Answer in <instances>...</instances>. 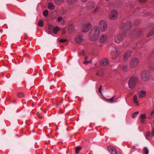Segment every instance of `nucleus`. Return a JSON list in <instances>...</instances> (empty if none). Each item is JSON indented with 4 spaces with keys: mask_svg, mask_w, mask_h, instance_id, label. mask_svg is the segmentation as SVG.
<instances>
[{
    "mask_svg": "<svg viewBox=\"0 0 154 154\" xmlns=\"http://www.w3.org/2000/svg\"><path fill=\"white\" fill-rule=\"evenodd\" d=\"M96 75H97L99 76H103V71L102 70H100V71H98L96 72Z\"/></svg>",
    "mask_w": 154,
    "mask_h": 154,
    "instance_id": "24",
    "label": "nucleus"
},
{
    "mask_svg": "<svg viewBox=\"0 0 154 154\" xmlns=\"http://www.w3.org/2000/svg\"><path fill=\"white\" fill-rule=\"evenodd\" d=\"M138 112H134L133 114H132V117L133 118L135 117L138 115Z\"/></svg>",
    "mask_w": 154,
    "mask_h": 154,
    "instance_id": "33",
    "label": "nucleus"
},
{
    "mask_svg": "<svg viewBox=\"0 0 154 154\" xmlns=\"http://www.w3.org/2000/svg\"><path fill=\"white\" fill-rule=\"evenodd\" d=\"M107 149L108 150L111 154H116L117 150L113 147L111 146H108Z\"/></svg>",
    "mask_w": 154,
    "mask_h": 154,
    "instance_id": "9",
    "label": "nucleus"
},
{
    "mask_svg": "<svg viewBox=\"0 0 154 154\" xmlns=\"http://www.w3.org/2000/svg\"><path fill=\"white\" fill-rule=\"evenodd\" d=\"M151 135V133L149 131H147L146 132V139H149V136Z\"/></svg>",
    "mask_w": 154,
    "mask_h": 154,
    "instance_id": "27",
    "label": "nucleus"
},
{
    "mask_svg": "<svg viewBox=\"0 0 154 154\" xmlns=\"http://www.w3.org/2000/svg\"><path fill=\"white\" fill-rule=\"evenodd\" d=\"M154 34V28L147 35V37H149L150 36Z\"/></svg>",
    "mask_w": 154,
    "mask_h": 154,
    "instance_id": "28",
    "label": "nucleus"
},
{
    "mask_svg": "<svg viewBox=\"0 0 154 154\" xmlns=\"http://www.w3.org/2000/svg\"><path fill=\"white\" fill-rule=\"evenodd\" d=\"M38 26H43L44 25L43 21L42 20H39L38 21Z\"/></svg>",
    "mask_w": 154,
    "mask_h": 154,
    "instance_id": "25",
    "label": "nucleus"
},
{
    "mask_svg": "<svg viewBox=\"0 0 154 154\" xmlns=\"http://www.w3.org/2000/svg\"><path fill=\"white\" fill-rule=\"evenodd\" d=\"M60 30V27L58 26H56L53 29V32L54 34H57L58 32Z\"/></svg>",
    "mask_w": 154,
    "mask_h": 154,
    "instance_id": "19",
    "label": "nucleus"
},
{
    "mask_svg": "<svg viewBox=\"0 0 154 154\" xmlns=\"http://www.w3.org/2000/svg\"><path fill=\"white\" fill-rule=\"evenodd\" d=\"M43 111L44 113H45V110H43Z\"/></svg>",
    "mask_w": 154,
    "mask_h": 154,
    "instance_id": "51",
    "label": "nucleus"
},
{
    "mask_svg": "<svg viewBox=\"0 0 154 154\" xmlns=\"http://www.w3.org/2000/svg\"><path fill=\"white\" fill-rule=\"evenodd\" d=\"M81 2H87L88 0H81Z\"/></svg>",
    "mask_w": 154,
    "mask_h": 154,
    "instance_id": "46",
    "label": "nucleus"
},
{
    "mask_svg": "<svg viewBox=\"0 0 154 154\" xmlns=\"http://www.w3.org/2000/svg\"><path fill=\"white\" fill-rule=\"evenodd\" d=\"M36 115L37 116L39 117V119H42V116L39 112L37 113Z\"/></svg>",
    "mask_w": 154,
    "mask_h": 154,
    "instance_id": "39",
    "label": "nucleus"
},
{
    "mask_svg": "<svg viewBox=\"0 0 154 154\" xmlns=\"http://www.w3.org/2000/svg\"><path fill=\"white\" fill-rule=\"evenodd\" d=\"M54 28L53 26L51 25H50L48 26V28L49 30V33L50 34L51 33Z\"/></svg>",
    "mask_w": 154,
    "mask_h": 154,
    "instance_id": "22",
    "label": "nucleus"
},
{
    "mask_svg": "<svg viewBox=\"0 0 154 154\" xmlns=\"http://www.w3.org/2000/svg\"><path fill=\"white\" fill-rule=\"evenodd\" d=\"M59 42L60 43H64L67 41L66 39H62L59 40Z\"/></svg>",
    "mask_w": 154,
    "mask_h": 154,
    "instance_id": "35",
    "label": "nucleus"
},
{
    "mask_svg": "<svg viewBox=\"0 0 154 154\" xmlns=\"http://www.w3.org/2000/svg\"><path fill=\"white\" fill-rule=\"evenodd\" d=\"M139 63V61L137 58H134L132 59L130 61L129 66L131 68H134L138 66Z\"/></svg>",
    "mask_w": 154,
    "mask_h": 154,
    "instance_id": "4",
    "label": "nucleus"
},
{
    "mask_svg": "<svg viewBox=\"0 0 154 154\" xmlns=\"http://www.w3.org/2000/svg\"><path fill=\"white\" fill-rule=\"evenodd\" d=\"M117 99L115 98V97H113L110 99H106V102L108 103H113L116 102Z\"/></svg>",
    "mask_w": 154,
    "mask_h": 154,
    "instance_id": "15",
    "label": "nucleus"
},
{
    "mask_svg": "<svg viewBox=\"0 0 154 154\" xmlns=\"http://www.w3.org/2000/svg\"><path fill=\"white\" fill-rule=\"evenodd\" d=\"M84 59L85 60H87L88 59V57L87 56H85V57H84Z\"/></svg>",
    "mask_w": 154,
    "mask_h": 154,
    "instance_id": "48",
    "label": "nucleus"
},
{
    "mask_svg": "<svg viewBox=\"0 0 154 154\" xmlns=\"http://www.w3.org/2000/svg\"><path fill=\"white\" fill-rule=\"evenodd\" d=\"M92 26L91 23H87L85 24L83 26L82 31L84 32H87L90 29Z\"/></svg>",
    "mask_w": 154,
    "mask_h": 154,
    "instance_id": "7",
    "label": "nucleus"
},
{
    "mask_svg": "<svg viewBox=\"0 0 154 154\" xmlns=\"http://www.w3.org/2000/svg\"><path fill=\"white\" fill-rule=\"evenodd\" d=\"M95 4L94 2H89L87 6V9L90 10L93 8L95 6Z\"/></svg>",
    "mask_w": 154,
    "mask_h": 154,
    "instance_id": "12",
    "label": "nucleus"
},
{
    "mask_svg": "<svg viewBox=\"0 0 154 154\" xmlns=\"http://www.w3.org/2000/svg\"><path fill=\"white\" fill-rule=\"evenodd\" d=\"M64 0H54L55 3L57 5H60Z\"/></svg>",
    "mask_w": 154,
    "mask_h": 154,
    "instance_id": "26",
    "label": "nucleus"
},
{
    "mask_svg": "<svg viewBox=\"0 0 154 154\" xmlns=\"http://www.w3.org/2000/svg\"><path fill=\"white\" fill-rule=\"evenodd\" d=\"M133 101L136 105H138L139 103L137 101V97L136 95L133 96Z\"/></svg>",
    "mask_w": 154,
    "mask_h": 154,
    "instance_id": "21",
    "label": "nucleus"
},
{
    "mask_svg": "<svg viewBox=\"0 0 154 154\" xmlns=\"http://www.w3.org/2000/svg\"><path fill=\"white\" fill-rule=\"evenodd\" d=\"M150 78V73L149 71L144 70L143 71L141 75V79L143 81L148 80Z\"/></svg>",
    "mask_w": 154,
    "mask_h": 154,
    "instance_id": "3",
    "label": "nucleus"
},
{
    "mask_svg": "<svg viewBox=\"0 0 154 154\" xmlns=\"http://www.w3.org/2000/svg\"><path fill=\"white\" fill-rule=\"evenodd\" d=\"M125 32H123L122 33H120L117 37V39L119 41L117 42L119 43L120 41L122 40L125 37Z\"/></svg>",
    "mask_w": 154,
    "mask_h": 154,
    "instance_id": "11",
    "label": "nucleus"
},
{
    "mask_svg": "<svg viewBox=\"0 0 154 154\" xmlns=\"http://www.w3.org/2000/svg\"><path fill=\"white\" fill-rule=\"evenodd\" d=\"M106 40V35H102L100 37L99 41L101 43H103L105 42Z\"/></svg>",
    "mask_w": 154,
    "mask_h": 154,
    "instance_id": "20",
    "label": "nucleus"
},
{
    "mask_svg": "<svg viewBox=\"0 0 154 154\" xmlns=\"http://www.w3.org/2000/svg\"><path fill=\"white\" fill-rule=\"evenodd\" d=\"M116 154H122V153L120 152H117V151H116Z\"/></svg>",
    "mask_w": 154,
    "mask_h": 154,
    "instance_id": "47",
    "label": "nucleus"
},
{
    "mask_svg": "<svg viewBox=\"0 0 154 154\" xmlns=\"http://www.w3.org/2000/svg\"><path fill=\"white\" fill-rule=\"evenodd\" d=\"M100 64L101 66H105L106 65V59H104L100 61Z\"/></svg>",
    "mask_w": 154,
    "mask_h": 154,
    "instance_id": "23",
    "label": "nucleus"
},
{
    "mask_svg": "<svg viewBox=\"0 0 154 154\" xmlns=\"http://www.w3.org/2000/svg\"><path fill=\"white\" fill-rule=\"evenodd\" d=\"M144 150L145 154H149V150L148 148L146 147H144Z\"/></svg>",
    "mask_w": 154,
    "mask_h": 154,
    "instance_id": "34",
    "label": "nucleus"
},
{
    "mask_svg": "<svg viewBox=\"0 0 154 154\" xmlns=\"http://www.w3.org/2000/svg\"><path fill=\"white\" fill-rule=\"evenodd\" d=\"M125 68H127V66H125Z\"/></svg>",
    "mask_w": 154,
    "mask_h": 154,
    "instance_id": "52",
    "label": "nucleus"
},
{
    "mask_svg": "<svg viewBox=\"0 0 154 154\" xmlns=\"http://www.w3.org/2000/svg\"><path fill=\"white\" fill-rule=\"evenodd\" d=\"M147 0H139V1L141 3H145L146 1Z\"/></svg>",
    "mask_w": 154,
    "mask_h": 154,
    "instance_id": "44",
    "label": "nucleus"
},
{
    "mask_svg": "<svg viewBox=\"0 0 154 154\" xmlns=\"http://www.w3.org/2000/svg\"><path fill=\"white\" fill-rule=\"evenodd\" d=\"M99 25L102 31H105L106 30V22L105 21L101 20L99 22Z\"/></svg>",
    "mask_w": 154,
    "mask_h": 154,
    "instance_id": "6",
    "label": "nucleus"
},
{
    "mask_svg": "<svg viewBox=\"0 0 154 154\" xmlns=\"http://www.w3.org/2000/svg\"><path fill=\"white\" fill-rule=\"evenodd\" d=\"M16 100H14L12 101V102H13V103H15V102H16Z\"/></svg>",
    "mask_w": 154,
    "mask_h": 154,
    "instance_id": "49",
    "label": "nucleus"
},
{
    "mask_svg": "<svg viewBox=\"0 0 154 154\" xmlns=\"http://www.w3.org/2000/svg\"><path fill=\"white\" fill-rule=\"evenodd\" d=\"M82 147L81 146H79L77 147L75 149V152L76 153H78L79 151L81 149Z\"/></svg>",
    "mask_w": 154,
    "mask_h": 154,
    "instance_id": "30",
    "label": "nucleus"
},
{
    "mask_svg": "<svg viewBox=\"0 0 154 154\" xmlns=\"http://www.w3.org/2000/svg\"><path fill=\"white\" fill-rule=\"evenodd\" d=\"M108 62L107 60H106V66L108 65Z\"/></svg>",
    "mask_w": 154,
    "mask_h": 154,
    "instance_id": "50",
    "label": "nucleus"
},
{
    "mask_svg": "<svg viewBox=\"0 0 154 154\" xmlns=\"http://www.w3.org/2000/svg\"><path fill=\"white\" fill-rule=\"evenodd\" d=\"M62 20V18L61 17H59L57 19V21L59 22H60Z\"/></svg>",
    "mask_w": 154,
    "mask_h": 154,
    "instance_id": "40",
    "label": "nucleus"
},
{
    "mask_svg": "<svg viewBox=\"0 0 154 154\" xmlns=\"http://www.w3.org/2000/svg\"><path fill=\"white\" fill-rule=\"evenodd\" d=\"M83 40V36L78 35L76 36L74 39L75 42L77 43H82Z\"/></svg>",
    "mask_w": 154,
    "mask_h": 154,
    "instance_id": "8",
    "label": "nucleus"
},
{
    "mask_svg": "<svg viewBox=\"0 0 154 154\" xmlns=\"http://www.w3.org/2000/svg\"><path fill=\"white\" fill-rule=\"evenodd\" d=\"M48 12L47 10H45L43 12V15L47 17L48 16Z\"/></svg>",
    "mask_w": 154,
    "mask_h": 154,
    "instance_id": "29",
    "label": "nucleus"
},
{
    "mask_svg": "<svg viewBox=\"0 0 154 154\" xmlns=\"http://www.w3.org/2000/svg\"><path fill=\"white\" fill-rule=\"evenodd\" d=\"M102 85L100 86L99 88V92L100 93V94L102 95V94L101 92V89H102Z\"/></svg>",
    "mask_w": 154,
    "mask_h": 154,
    "instance_id": "41",
    "label": "nucleus"
},
{
    "mask_svg": "<svg viewBox=\"0 0 154 154\" xmlns=\"http://www.w3.org/2000/svg\"><path fill=\"white\" fill-rule=\"evenodd\" d=\"M48 8L50 10H54L55 8L54 6L53 5V4L51 2H49L48 5Z\"/></svg>",
    "mask_w": 154,
    "mask_h": 154,
    "instance_id": "16",
    "label": "nucleus"
},
{
    "mask_svg": "<svg viewBox=\"0 0 154 154\" xmlns=\"http://www.w3.org/2000/svg\"><path fill=\"white\" fill-rule=\"evenodd\" d=\"M151 134V136H153L154 135V128H152V129Z\"/></svg>",
    "mask_w": 154,
    "mask_h": 154,
    "instance_id": "42",
    "label": "nucleus"
},
{
    "mask_svg": "<svg viewBox=\"0 0 154 154\" xmlns=\"http://www.w3.org/2000/svg\"><path fill=\"white\" fill-rule=\"evenodd\" d=\"M131 149L132 150L135 149H136L135 146H133L131 147Z\"/></svg>",
    "mask_w": 154,
    "mask_h": 154,
    "instance_id": "45",
    "label": "nucleus"
},
{
    "mask_svg": "<svg viewBox=\"0 0 154 154\" xmlns=\"http://www.w3.org/2000/svg\"><path fill=\"white\" fill-rule=\"evenodd\" d=\"M79 54L82 56H84L85 55L84 51L82 50L79 53Z\"/></svg>",
    "mask_w": 154,
    "mask_h": 154,
    "instance_id": "38",
    "label": "nucleus"
},
{
    "mask_svg": "<svg viewBox=\"0 0 154 154\" xmlns=\"http://www.w3.org/2000/svg\"><path fill=\"white\" fill-rule=\"evenodd\" d=\"M146 91L144 90H141L139 92V96L140 98H143L146 95Z\"/></svg>",
    "mask_w": 154,
    "mask_h": 154,
    "instance_id": "13",
    "label": "nucleus"
},
{
    "mask_svg": "<svg viewBox=\"0 0 154 154\" xmlns=\"http://www.w3.org/2000/svg\"><path fill=\"white\" fill-rule=\"evenodd\" d=\"M131 22L128 23V26L127 24H124L122 25L120 27V29H125L128 28V29H130L131 27Z\"/></svg>",
    "mask_w": 154,
    "mask_h": 154,
    "instance_id": "10",
    "label": "nucleus"
},
{
    "mask_svg": "<svg viewBox=\"0 0 154 154\" xmlns=\"http://www.w3.org/2000/svg\"><path fill=\"white\" fill-rule=\"evenodd\" d=\"M140 115H141L140 117V121L141 122H144L145 119L146 118L145 114H141Z\"/></svg>",
    "mask_w": 154,
    "mask_h": 154,
    "instance_id": "18",
    "label": "nucleus"
},
{
    "mask_svg": "<svg viewBox=\"0 0 154 154\" xmlns=\"http://www.w3.org/2000/svg\"><path fill=\"white\" fill-rule=\"evenodd\" d=\"M72 25L71 24H69L68 26V30L69 31H71L72 30Z\"/></svg>",
    "mask_w": 154,
    "mask_h": 154,
    "instance_id": "32",
    "label": "nucleus"
},
{
    "mask_svg": "<svg viewBox=\"0 0 154 154\" xmlns=\"http://www.w3.org/2000/svg\"><path fill=\"white\" fill-rule=\"evenodd\" d=\"M91 62H92L91 61H88L85 60L84 62L83 63L85 65H87L89 63H91Z\"/></svg>",
    "mask_w": 154,
    "mask_h": 154,
    "instance_id": "37",
    "label": "nucleus"
},
{
    "mask_svg": "<svg viewBox=\"0 0 154 154\" xmlns=\"http://www.w3.org/2000/svg\"><path fill=\"white\" fill-rule=\"evenodd\" d=\"M99 35L100 29L97 26H95L89 33V38L91 41H96L98 39Z\"/></svg>",
    "mask_w": 154,
    "mask_h": 154,
    "instance_id": "1",
    "label": "nucleus"
},
{
    "mask_svg": "<svg viewBox=\"0 0 154 154\" xmlns=\"http://www.w3.org/2000/svg\"><path fill=\"white\" fill-rule=\"evenodd\" d=\"M17 96L20 98H22L24 97V94L21 92L17 94Z\"/></svg>",
    "mask_w": 154,
    "mask_h": 154,
    "instance_id": "31",
    "label": "nucleus"
},
{
    "mask_svg": "<svg viewBox=\"0 0 154 154\" xmlns=\"http://www.w3.org/2000/svg\"><path fill=\"white\" fill-rule=\"evenodd\" d=\"M77 0H67V3L70 5H73L76 3Z\"/></svg>",
    "mask_w": 154,
    "mask_h": 154,
    "instance_id": "17",
    "label": "nucleus"
},
{
    "mask_svg": "<svg viewBox=\"0 0 154 154\" xmlns=\"http://www.w3.org/2000/svg\"><path fill=\"white\" fill-rule=\"evenodd\" d=\"M98 8H96L94 11H93V13H95L97 12L98 10Z\"/></svg>",
    "mask_w": 154,
    "mask_h": 154,
    "instance_id": "43",
    "label": "nucleus"
},
{
    "mask_svg": "<svg viewBox=\"0 0 154 154\" xmlns=\"http://www.w3.org/2000/svg\"><path fill=\"white\" fill-rule=\"evenodd\" d=\"M118 15L117 11L115 10H113L110 14L109 18L111 20H115L117 18Z\"/></svg>",
    "mask_w": 154,
    "mask_h": 154,
    "instance_id": "5",
    "label": "nucleus"
},
{
    "mask_svg": "<svg viewBox=\"0 0 154 154\" xmlns=\"http://www.w3.org/2000/svg\"><path fill=\"white\" fill-rule=\"evenodd\" d=\"M138 80L137 78L135 76L131 77L128 82L129 87L131 89L134 88L137 83Z\"/></svg>",
    "mask_w": 154,
    "mask_h": 154,
    "instance_id": "2",
    "label": "nucleus"
},
{
    "mask_svg": "<svg viewBox=\"0 0 154 154\" xmlns=\"http://www.w3.org/2000/svg\"><path fill=\"white\" fill-rule=\"evenodd\" d=\"M116 52L117 55H116L114 57H112V58L113 59H116L118 56V53L119 52V50H116Z\"/></svg>",
    "mask_w": 154,
    "mask_h": 154,
    "instance_id": "36",
    "label": "nucleus"
},
{
    "mask_svg": "<svg viewBox=\"0 0 154 154\" xmlns=\"http://www.w3.org/2000/svg\"><path fill=\"white\" fill-rule=\"evenodd\" d=\"M131 53L132 51L131 50H128L126 51L124 56V59H128L131 55Z\"/></svg>",
    "mask_w": 154,
    "mask_h": 154,
    "instance_id": "14",
    "label": "nucleus"
}]
</instances>
